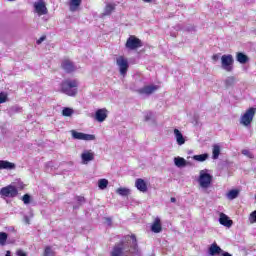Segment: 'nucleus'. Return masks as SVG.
<instances>
[{"instance_id": "1", "label": "nucleus", "mask_w": 256, "mask_h": 256, "mask_svg": "<svg viewBox=\"0 0 256 256\" xmlns=\"http://www.w3.org/2000/svg\"><path fill=\"white\" fill-rule=\"evenodd\" d=\"M130 247L134 249L132 253L137 251V238L135 235L126 236L121 242L115 244L110 256H129V253H131Z\"/></svg>"}, {"instance_id": "2", "label": "nucleus", "mask_w": 256, "mask_h": 256, "mask_svg": "<svg viewBox=\"0 0 256 256\" xmlns=\"http://www.w3.org/2000/svg\"><path fill=\"white\" fill-rule=\"evenodd\" d=\"M78 88L79 81L75 79H67L60 84L61 93L68 95V97H75V95H77L79 92Z\"/></svg>"}, {"instance_id": "3", "label": "nucleus", "mask_w": 256, "mask_h": 256, "mask_svg": "<svg viewBox=\"0 0 256 256\" xmlns=\"http://www.w3.org/2000/svg\"><path fill=\"white\" fill-rule=\"evenodd\" d=\"M198 183L201 189H209L211 183H213V176L209 174V170L204 169L199 173Z\"/></svg>"}, {"instance_id": "4", "label": "nucleus", "mask_w": 256, "mask_h": 256, "mask_svg": "<svg viewBox=\"0 0 256 256\" xmlns=\"http://www.w3.org/2000/svg\"><path fill=\"white\" fill-rule=\"evenodd\" d=\"M235 63V59L231 54H224L221 56V69L226 71L227 73H231L233 71V65Z\"/></svg>"}, {"instance_id": "5", "label": "nucleus", "mask_w": 256, "mask_h": 256, "mask_svg": "<svg viewBox=\"0 0 256 256\" xmlns=\"http://www.w3.org/2000/svg\"><path fill=\"white\" fill-rule=\"evenodd\" d=\"M256 108H249L240 118V125L244 127H249L253 123V118L255 117Z\"/></svg>"}, {"instance_id": "6", "label": "nucleus", "mask_w": 256, "mask_h": 256, "mask_svg": "<svg viewBox=\"0 0 256 256\" xmlns=\"http://www.w3.org/2000/svg\"><path fill=\"white\" fill-rule=\"evenodd\" d=\"M73 139L77 141H95L96 137L93 134H85L83 132H77L76 130L70 131Z\"/></svg>"}, {"instance_id": "7", "label": "nucleus", "mask_w": 256, "mask_h": 256, "mask_svg": "<svg viewBox=\"0 0 256 256\" xmlns=\"http://www.w3.org/2000/svg\"><path fill=\"white\" fill-rule=\"evenodd\" d=\"M116 65H118V67H119L120 75L125 77V75H127L128 69H129V60H127V58H125L124 56H119L116 59Z\"/></svg>"}, {"instance_id": "8", "label": "nucleus", "mask_w": 256, "mask_h": 256, "mask_svg": "<svg viewBox=\"0 0 256 256\" xmlns=\"http://www.w3.org/2000/svg\"><path fill=\"white\" fill-rule=\"evenodd\" d=\"M140 47H143V42L141 41V39L133 35L127 39L126 41L127 49H130L131 51H135V49H139Z\"/></svg>"}, {"instance_id": "9", "label": "nucleus", "mask_w": 256, "mask_h": 256, "mask_svg": "<svg viewBox=\"0 0 256 256\" xmlns=\"http://www.w3.org/2000/svg\"><path fill=\"white\" fill-rule=\"evenodd\" d=\"M82 165H89L91 161H95V152L93 150H83L81 153Z\"/></svg>"}, {"instance_id": "10", "label": "nucleus", "mask_w": 256, "mask_h": 256, "mask_svg": "<svg viewBox=\"0 0 256 256\" xmlns=\"http://www.w3.org/2000/svg\"><path fill=\"white\" fill-rule=\"evenodd\" d=\"M34 11L39 16L41 15H47V4L44 2V0H38L34 3Z\"/></svg>"}, {"instance_id": "11", "label": "nucleus", "mask_w": 256, "mask_h": 256, "mask_svg": "<svg viewBox=\"0 0 256 256\" xmlns=\"http://www.w3.org/2000/svg\"><path fill=\"white\" fill-rule=\"evenodd\" d=\"M17 188L15 186L12 185H8L6 187H3L0 190V195H2V197H17Z\"/></svg>"}, {"instance_id": "12", "label": "nucleus", "mask_w": 256, "mask_h": 256, "mask_svg": "<svg viewBox=\"0 0 256 256\" xmlns=\"http://www.w3.org/2000/svg\"><path fill=\"white\" fill-rule=\"evenodd\" d=\"M159 89L157 85H147L138 89L139 95H153Z\"/></svg>"}, {"instance_id": "13", "label": "nucleus", "mask_w": 256, "mask_h": 256, "mask_svg": "<svg viewBox=\"0 0 256 256\" xmlns=\"http://www.w3.org/2000/svg\"><path fill=\"white\" fill-rule=\"evenodd\" d=\"M219 223L223 225V227H228V229L233 226V220L229 219V216L223 212L219 215Z\"/></svg>"}, {"instance_id": "14", "label": "nucleus", "mask_w": 256, "mask_h": 256, "mask_svg": "<svg viewBox=\"0 0 256 256\" xmlns=\"http://www.w3.org/2000/svg\"><path fill=\"white\" fill-rule=\"evenodd\" d=\"M174 139L176 140L177 145H185L187 137L183 136V133L179 129H174Z\"/></svg>"}, {"instance_id": "15", "label": "nucleus", "mask_w": 256, "mask_h": 256, "mask_svg": "<svg viewBox=\"0 0 256 256\" xmlns=\"http://www.w3.org/2000/svg\"><path fill=\"white\" fill-rule=\"evenodd\" d=\"M95 119L98 121V123H103V121L107 119V109H98L95 113Z\"/></svg>"}, {"instance_id": "16", "label": "nucleus", "mask_w": 256, "mask_h": 256, "mask_svg": "<svg viewBox=\"0 0 256 256\" xmlns=\"http://www.w3.org/2000/svg\"><path fill=\"white\" fill-rule=\"evenodd\" d=\"M135 187L140 191L141 193H147V182L143 180V178H138L135 181Z\"/></svg>"}, {"instance_id": "17", "label": "nucleus", "mask_w": 256, "mask_h": 256, "mask_svg": "<svg viewBox=\"0 0 256 256\" xmlns=\"http://www.w3.org/2000/svg\"><path fill=\"white\" fill-rule=\"evenodd\" d=\"M208 253H209V255H211V256H215V255H223V253H225V252L223 251V249H221V247H219V246L217 245V243H213V244L210 246V248H209V250H208Z\"/></svg>"}, {"instance_id": "18", "label": "nucleus", "mask_w": 256, "mask_h": 256, "mask_svg": "<svg viewBox=\"0 0 256 256\" xmlns=\"http://www.w3.org/2000/svg\"><path fill=\"white\" fill-rule=\"evenodd\" d=\"M161 231H163V227L161 226V219L157 217L151 225V232L161 233Z\"/></svg>"}, {"instance_id": "19", "label": "nucleus", "mask_w": 256, "mask_h": 256, "mask_svg": "<svg viewBox=\"0 0 256 256\" xmlns=\"http://www.w3.org/2000/svg\"><path fill=\"white\" fill-rule=\"evenodd\" d=\"M62 69L66 71V73H73V71H75V65L70 60H64L62 62Z\"/></svg>"}, {"instance_id": "20", "label": "nucleus", "mask_w": 256, "mask_h": 256, "mask_svg": "<svg viewBox=\"0 0 256 256\" xmlns=\"http://www.w3.org/2000/svg\"><path fill=\"white\" fill-rule=\"evenodd\" d=\"M83 0H69V9L72 13L75 11H79V7H81V3Z\"/></svg>"}, {"instance_id": "21", "label": "nucleus", "mask_w": 256, "mask_h": 256, "mask_svg": "<svg viewBox=\"0 0 256 256\" xmlns=\"http://www.w3.org/2000/svg\"><path fill=\"white\" fill-rule=\"evenodd\" d=\"M6 169L7 171H11L15 169V163L9 162L7 160H0V170Z\"/></svg>"}, {"instance_id": "22", "label": "nucleus", "mask_w": 256, "mask_h": 256, "mask_svg": "<svg viewBox=\"0 0 256 256\" xmlns=\"http://www.w3.org/2000/svg\"><path fill=\"white\" fill-rule=\"evenodd\" d=\"M236 61H238V63H241V65H245V63L249 62V57L243 52H238L236 54Z\"/></svg>"}, {"instance_id": "23", "label": "nucleus", "mask_w": 256, "mask_h": 256, "mask_svg": "<svg viewBox=\"0 0 256 256\" xmlns=\"http://www.w3.org/2000/svg\"><path fill=\"white\" fill-rule=\"evenodd\" d=\"M237 83V78L235 76H229L224 80V85L226 89H229V87H233Z\"/></svg>"}, {"instance_id": "24", "label": "nucleus", "mask_w": 256, "mask_h": 256, "mask_svg": "<svg viewBox=\"0 0 256 256\" xmlns=\"http://www.w3.org/2000/svg\"><path fill=\"white\" fill-rule=\"evenodd\" d=\"M174 164L176 167H187V160H185V158L183 157H175L174 158Z\"/></svg>"}, {"instance_id": "25", "label": "nucleus", "mask_w": 256, "mask_h": 256, "mask_svg": "<svg viewBox=\"0 0 256 256\" xmlns=\"http://www.w3.org/2000/svg\"><path fill=\"white\" fill-rule=\"evenodd\" d=\"M239 193V189H232L226 194V197L230 201H233V199H237L239 197Z\"/></svg>"}, {"instance_id": "26", "label": "nucleus", "mask_w": 256, "mask_h": 256, "mask_svg": "<svg viewBox=\"0 0 256 256\" xmlns=\"http://www.w3.org/2000/svg\"><path fill=\"white\" fill-rule=\"evenodd\" d=\"M115 11V4H107L104 8V12H103V15L106 16V15H111V13H113Z\"/></svg>"}, {"instance_id": "27", "label": "nucleus", "mask_w": 256, "mask_h": 256, "mask_svg": "<svg viewBox=\"0 0 256 256\" xmlns=\"http://www.w3.org/2000/svg\"><path fill=\"white\" fill-rule=\"evenodd\" d=\"M116 193L118 195H120L121 197H127L128 195H130L131 193V190L128 189V188H123V187H120L116 190Z\"/></svg>"}, {"instance_id": "28", "label": "nucleus", "mask_w": 256, "mask_h": 256, "mask_svg": "<svg viewBox=\"0 0 256 256\" xmlns=\"http://www.w3.org/2000/svg\"><path fill=\"white\" fill-rule=\"evenodd\" d=\"M220 154H221V147L219 145H214L212 150V158L219 159Z\"/></svg>"}, {"instance_id": "29", "label": "nucleus", "mask_w": 256, "mask_h": 256, "mask_svg": "<svg viewBox=\"0 0 256 256\" xmlns=\"http://www.w3.org/2000/svg\"><path fill=\"white\" fill-rule=\"evenodd\" d=\"M193 159L194 161H199L200 163H203V161H207V159H209V154L194 155Z\"/></svg>"}, {"instance_id": "30", "label": "nucleus", "mask_w": 256, "mask_h": 256, "mask_svg": "<svg viewBox=\"0 0 256 256\" xmlns=\"http://www.w3.org/2000/svg\"><path fill=\"white\" fill-rule=\"evenodd\" d=\"M109 185V180L103 178L98 180V187L99 189H101L102 191L107 189V186Z\"/></svg>"}, {"instance_id": "31", "label": "nucleus", "mask_w": 256, "mask_h": 256, "mask_svg": "<svg viewBox=\"0 0 256 256\" xmlns=\"http://www.w3.org/2000/svg\"><path fill=\"white\" fill-rule=\"evenodd\" d=\"M73 113H75V110H73V108L65 107L62 110L63 117H71Z\"/></svg>"}, {"instance_id": "32", "label": "nucleus", "mask_w": 256, "mask_h": 256, "mask_svg": "<svg viewBox=\"0 0 256 256\" xmlns=\"http://www.w3.org/2000/svg\"><path fill=\"white\" fill-rule=\"evenodd\" d=\"M248 221H249L250 225H253L256 223V210H254L253 212L250 213V215L248 217Z\"/></svg>"}, {"instance_id": "33", "label": "nucleus", "mask_w": 256, "mask_h": 256, "mask_svg": "<svg viewBox=\"0 0 256 256\" xmlns=\"http://www.w3.org/2000/svg\"><path fill=\"white\" fill-rule=\"evenodd\" d=\"M7 243V233L0 232V245H5Z\"/></svg>"}, {"instance_id": "34", "label": "nucleus", "mask_w": 256, "mask_h": 256, "mask_svg": "<svg viewBox=\"0 0 256 256\" xmlns=\"http://www.w3.org/2000/svg\"><path fill=\"white\" fill-rule=\"evenodd\" d=\"M242 155H245V157H248V159H253V157H255L251 151L244 149L242 150Z\"/></svg>"}, {"instance_id": "35", "label": "nucleus", "mask_w": 256, "mask_h": 256, "mask_svg": "<svg viewBox=\"0 0 256 256\" xmlns=\"http://www.w3.org/2000/svg\"><path fill=\"white\" fill-rule=\"evenodd\" d=\"M22 201L25 205H29V203H31V196H29V194H25L22 198Z\"/></svg>"}, {"instance_id": "36", "label": "nucleus", "mask_w": 256, "mask_h": 256, "mask_svg": "<svg viewBox=\"0 0 256 256\" xmlns=\"http://www.w3.org/2000/svg\"><path fill=\"white\" fill-rule=\"evenodd\" d=\"M151 119H153V112H145L144 120L145 121H151Z\"/></svg>"}, {"instance_id": "37", "label": "nucleus", "mask_w": 256, "mask_h": 256, "mask_svg": "<svg viewBox=\"0 0 256 256\" xmlns=\"http://www.w3.org/2000/svg\"><path fill=\"white\" fill-rule=\"evenodd\" d=\"M53 250L51 249V247L47 246L45 248V251H44V256H53Z\"/></svg>"}, {"instance_id": "38", "label": "nucleus", "mask_w": 256, "mask_h": 256, "mask_svg": "<svg viewBox=\"0 0 256 256\" xmlns=\"http://www.w3.org/2000/svg\"><path fill=\"white\" fill-rule=\"evenodd\" d=\"M7 101V94L5 92L0 93V105L1 103H5Z\"/></svg>"}, {"instance_id": "39", "label": "nucleus", "mask_w": 256, "mask_h": 256, "mask_svg": "<svg viewBox=\"0 0 256 256\" xmlns=\"http://www.w3.org/2000/svg\"><path fill=\"white\" fill-rule=\"evenodd\" d=\"M212 59H213L214 61H219V59H221V54H214V55L212 56Z\"/></svg>"}, {"instance_id": "40", "label": "nucleus", "mask_w": 256, "mask_h": 256, "mask_svg": "<svg viewBox=\"0 0 256 256\" xmlns=\"http://www.w3.org/2000/svg\"><path fill=\"white\" fill-rule=\"evenodd\" d=\"M46 37L45 36H42L40 37L38 40H37V45H41L43 41H45Z\"/></svg>"}, {"instance_id": "41", "label": "nucleus", "mask_w": 256, "mask_h": 256, "mask_svg": "<svg viewBox=\"0 0 256 256\" xmlns=\"http://www.w3.org/2000/svg\"><path fill=\"white\" fill-rule=\"evenodd\" d=\"M78 203H85V198L82 196H78L77 198Z\"/></svg>"}, {"instance_id": "42", "label": "nucleus", "mask_w": 256, "mask_h": 256, "mask_svg": "<svg viewBox=\"0 0 256 256\" xmlns=\"http://www.w3.org/2000/svg\"><path fill=\"white\" fill-rule=\"evenodd\" d=\"M17 255L18 256H27V254L23 250H18Z\"/></svg>"}, {"instance_id": "43", "label": "nucleus", "mask_w": 256, "mask_h": 256, "mask_svg": "<svg viewBox=\"0 0 256 256\" xmlns=\"http://www.w3.org/2000/svg\"><path fill=\"white\" fill-rule=\"evenodd\" d=\"M24 221H25V223H26L27 225H29V223H30L29 216H25V217H24Z\"/></svg>"}, {"instance_id": "44", "label": "nucleus", "mask_w": 256, "mask_h": 256, "mask_svg": "<svg viewBox=\"0 0 256 256\" xmlns=\"http://www.w3.org/2000/svg\"><path fill=\"white\" fill-rule=\"evenodd\" d=\"M222 256H232L231 254H229L228 252H223Z\"/></svg>"}, {"instance_id": "45", "label": "nucleus", "mask_w": 256, "mask_h": 256, "mask_svg": "<svg viewBox=\"0 0 256 256\" xmlns=\"http://www.w3.org/2000/svg\"><path fill=\"white\" fill-rule=\"evenodd\" d=\"M170 201H171V203H175V201H177V199H175V198L172 197V198L170 199Z\"/></svg>"}, {"instance_id": "46", "label": "nucleus", "mask_w": 256, "mask_h": 256, "mask_svg": "<svg viewBox=\"0 0 256 256\" xmlns=\"http://www.w3.org/2000/svg\"><path fill=\"white\" fill-rule=\"evenodd\" d=\"M106 221H107L108 225H111V219L110 218H107Z\"/></svg>"}, {"instance_id": "47", "label": "nucleus", "mask_w": 256, "mask_h": 256, "mask_svg": "<svg viewBox=\"0 0 256 256\" xmlns=\"http://www.w3.org/2000/svg\"><path fill=\"white\" fill-rule=\"evenodd\" d=\"M144 3H151L152 0H142Z\"/></svg>"}, {"instance_id": "48", "label": "nucleus", "mask_w": 256, "mask_h": 256, "mask_svg": "<svg viewBox=\"0 0 256 256\" xmlns=\"http://www.w3.org/2000/svg\"><path fill=\"white\" fill-rule=\"evenodd\" d=\"M5 256H11V252L7 251Z\"/></svg>"}, {"instance_id": "49", "label": "nucleus", "mask_w": 256, "mask_h": 256, "mask_svg": "<svg viewBox=\"0 0 256 256\" xmlns=\"http://www.w3.org/2000/svg\"><path fill=\"white\" fill-rule=\"evenodd\" d=\"M8 1H15V0H8Z\"/></svg>"}]
</instances>
